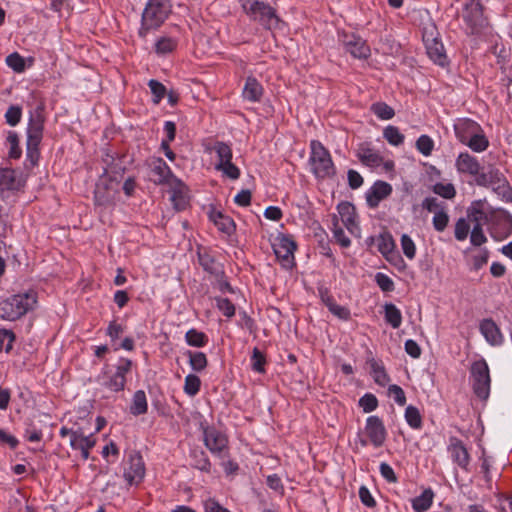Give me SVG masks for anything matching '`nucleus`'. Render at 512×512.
Returning <instances> with one entry per match:
<instances>
[{"instance_id":"f257e3e1","label":"nucleus","mask_w":512,"mask_h":512,"mask_svg":"<svg viewBox=\"0 0 512 512\" xmlns=\"http://www.w3.org/2000/svg\"><path fill=\"white\" fill-rule=\"evenodd\" d=\"M36 302L37 295L34 291L13 295L0 303V317L15 321L32 310Z\"/></svg>"},{"instance_id":"f03ea898","label":"nucleus","mask_w":512,"mask_h":512,"mask_svg":"<svg viewBox=\"0 0 512 512\" xmlns=\"http://www.w3.org/2000/svg\"><path fill=\"white\" fill-rule=\"evenodd\" d=\"M170 13L168 0H149L142 14L139 35L145 37L149 30L158 28Z\"/></svg>"},{"instance_id":"7ed1b4c3","label":"nucleus","mask_w":512,"mask_h":512,"mask_svg":"<svg viewBox=\"0 0 512 512\" xmlns=\"http://www.w3.org/2000/svg\"><path fill=\"white\" fill-rule=\"evenodd\" d=\"M203 430V439L205 446L209 451L219 457L226 458L228 455V438L222 429L221 422H217V426L209 424L206 420L200 423Z\"/></svg>"},{"instance_id":"20e7f679","label":"nucleus","mask_w":512,"mask_h":512,"mask_svg":"<svg viewBox=\"0 0 512 512\" xmlns=\"http://www.w3.org/2000/svg\"><path fill=\"white\" fill-rule=\"evenodd\" d=\"M309 163L312 173L317 178L324 179L335 174V167L330 153L319 141H311V155Z\"/></svg>"},{"instance_id":"39448f33","label":"nucleus","mask_w":512,"mask_h":512,"mask_svg":"<svg viewBox=\"0 0 512 512\" xmlns=\"http://www.w3.org/2000/svg\"><path fill=\"white\" fill-rule=\"evenodd\" d=\"M119 194L118 183H109L106 178H100L96 184L94 199L95 206L101 217L111 213Z\"/></svg>"},{"instance_id":"423d86ee","label":"nucleus","mask_w":512,"mask_h":512,"mask_svg":"<svg viewBox=\"0 0 512 512\" xmlns=\"http://www.w3.org/2000/svg\"><path fill=\"white\" fill-rule=\"evenodd\" d=\"M241 5L251 19L259 21L266 28L272 29L278 26L279 18L270 5L258 0H242Z\"/></svg>"},{"instance_id":"0eeeda50","label":"nucleus","mask_w":512,"mask_h":512,"mask_svg":"<svg viewBox=\"0 0 512 512\" xmlns=\"http://www.w3.org/2000/svg\"><path fill=\"white\" fill-rule=\"evenodd\" d=\"M473 391L476 396L486 400L490 394V373L485 360L474 362L470 369Z\"/></svg>"},{"instance_id":"6e6552de","label":"nucleus","mask_w":512,"mask_h":512,"mask_svg":"<svg viewBox=\"0 0 512 512\" xmlns=\"http://www.w3.org/2000/svg\"><path fill=\"white\" fill-rule=\"evenodd\" d=\"M104 418H95L94 428L90 430L85 425H80L76 432H72L70 446L74 450L92 449L96 444L94 434L99 432L104 426Z\"/></svg>"},{"instance_id":"1a4fd4ad","label":"nucleus","mask_w":512,"mask_h":512,"mask_svg":"<svg viewBox=\"0 0 512 512\" xmlns=\"http://www.w3.org/2000/svg\"><path fill=\"white\" fill-rule=\"evenodd\" d=\"M44 129L43 108L38 106L30 114L29 124L27 128V150L32 157L37 152V147L42 140Z\"/></svg>"},{"instance_id":"9d476101","label":"nucleus","mask_w":512,"mask_h":512,"mask_svg":"<svg viewBox=\"0 0 512 512\" xmlns=\"http://www.w3.org/2000/svg\"><path fill=\"white\" fill-rule=\"evenodd\" d=\"M475 181L477 185L490 187L504 197L511 192L505 176L493 166H489L486 171L482 168L478 177L475 178Z\"/></svg>"},{"instance_id":"9b49d317","label":"nucleus","mask_w":512,"mask_h":512,"mask_svg":"<svg viewBox=\"0 0 512 512\" xmlns=\"http://www.w3.org/2000/svg\"><path fill=\"white\" fill-rule=\"evenodd\" d=\"M132 361L129 359H121L117 365L116 371L110 376L101 378V385L112 392L122 391L126 383V374L131 370Z\"/></svg>"},{"instance_id":"f8f14e48","label":"nucleus","mask_w":512,"mask_h":512,"mask_svg":"<svg viewBox=\"0 0 512 512\" xmlns=\"http://www.w3.org/2000/svg\"><path fill=\"white\" fill-rule=\"evenodd\" d=\"M447 452L452 462L464 471H469L470 454L459 438L452 436L448 439Z\"/></svg>"},{"instance_id":"ddd939ff","label":"nucleus","mask_w":512,"mask_h":512,"mask_svg":"<svg viewBox=\"0 0 512 512\" xmlns=\"http://www.w3.org/2000/svg\"><path fill=\"white\" fill-rule=\"evenodd\" d=\"M145 476V464L139 454L129 456L124 467V478L129 485H138Z\"/></svg>"},{"instance_id":"4468645a","label":"nucleus","mask_w":512,"mask_h":512,"mask_svg":"<svg viewBox=\"0 0 512 512\" xmlns=\"http://www.w3.org/2000/svg\"><path fill=\"white\" fill-rule=\"evenodd\" d=\"M170 200L177 211H182L189 205L188 188L179 179L170 181Z\"/></svg>"},{"instance_id":"2eb2a0df","label":"nucleus","mask_w":512,"mask_h":512,"mask_svg":"<svg viewBox=\"0 0 512 512\" xmlns=\"http://www.w3.org/2000/svg\"><path fill=\"white\" fill-rule=\"evenodd\" d=\"M427 54L434 63L445 66L447 63V56L443 44L433 37V33L428 34L425 32L423 36Z\"/></svg>"},{"instance_id":"dca6fc26","label":"nucleus","mask_w":512,"mask_h":512,"mask_svg":"<svg viewBox=\"0 0 512 512\" xmlns=\"http://www.w3.org/2000/svg\"><path fill=\"white\" fill-rule=\"evenodd\" d=\"M274 252L278 259L282 261L284 267H291L294 259V251L296 250V244L289 237L282 236L278 239V242L274 244Z\"/></svg>"},{"instance_id":"f3484780","label":"nucleus","mask_w":512,"mask_h":512,"mask_svg":"<svg viewBox=\"0 0 512 512\" xmlns=\"http://www.w3.org/2000/svg\"><path fill=\"white\" fill-rule=\"evenodd\" d=\"M364 434L375 447L382 446L386 439V429L380 418H367Z\"/></svg>"},{"instance_id":"a211bd4d","label":"nucleus","mask_w":512,"mask_h":512,"mask_svg":"<svg viewBox=\"0 0 512 512\" xmlns=\"http://www.w3.org/2000/svg\"><path fill=\"white\" fill-rule=\"evenodd\" d=\"M342 42L346 51L355 58L365 59L370 55V48L365 40L356 35H344Z\"/></svg>"},{"instance_id":"6ab92c4d","label":"nucleus","mask_w":512,"mask_h":512,"mask_svg":"<svg viewBox=\"0 0 512 512\" xmlns=\"http://www.w3.org/2000/svg\"><path fill=\"white\" fill-rule=\"evenodd\" d=\"M455 167L459 173L478 177L482 167L476 157L468 152H462L455 161Z\"/></svg>"},{"instance_id":"aec40b11","label":"nucleus","mask_w":512,"mask_h":512,"mask_svg":"<svg viewBox=\"0 0 512 512\" xmlns=\"http://www.w3.org/2000/svg\"><path fill=\"white\" fill-rule=\"evenodd\" d=\"M340 220L353 235H359L360 229L356 221L355 207L349 202H342L337 207Z\"/></svg>"},{"instance_id":"412c9836","label":"nucleus","mask_w":512,"mask_h":512,"mask_svg":"<svg viewBox=\"0 0 512 512\" xmlns=\"http://www.w3.org/2000/svg\"><path fill=\"white\" fill-rule=\"evenodd\" d=\"M392 192V186L384 181H376L366 193V200L371 208H376L379 203Z\"/></svg>"},{"instance_id":"4be33fe9","label":"nucleus","mask_w":512,"mask_h":512,"mask_svg":"<svg viewBox=\"0 0 512 512\" xmlns=\"http://www.w3.org/2000/svg\"><path fill=\"white\" fill-rule=\"evenodd\" d=\"M480 128L481 127L477 122L470 119H459L454 124L456 137L463 144H465L474 133H478V130H480Z\"/></svg>"},{"instance_id":"5701e85b","label":"nucleus","mask_w":512,"mask_h":512,"mask_svg":"<svg viewBox=\"0 0 512 512\" xmlns=\"http://www.w3.org/2000/svg\"><path fill=\"white\" fill-rule=\"evenodd\" d=\"M22 185V178L15 170L0 169V190H18Z\"/></svg>"},{"instance_id":"b1692460","label":"nucleus","mask_w":512,"mask_h":512,"mask_svg":"<svg viewBox=\"0 0 512 512\" xmlns=\"http://www.w3.org/2000/svg\"><path fill=\"white\" fill-rule=\"evenodd\" d=\"M173 178L175 177L171 174L169 166L162 159L159 158L153 162L151 167V179L155 183L167 182L170 184Z\"/></svg>"},{"instance_id":"393cba45","label":"nucleus","mask_w":512,"mask_h":512,"mask_svg":"<svg viewBox=\"0 0 512 512\" xmlns=\"http://www.w3.org/2000/svg\"><path fill=\"white\" fill-rule=\"evenodd\" d=\"M480 331L490 344L498 345L502 342L500 330L492 319H484L480 323Z\"/></svg>"},{"instance_id":"a878e982","label":"nucleus","mask_w":512,"mask_h":512,"mask_svg":"<svg viewBox=\"0 0 512 512\" xmlns=\"http://www.w3.org/2000/svg\"><path fill=\"white\" fill-rule=\"evenodd\" d=\"M367 365H369L370 375L377 385L384 387L389 383L390 378L382 362L377 361L374 358H369L367 360Z\"/></svg>"},{"instance_id":"bb28decb","label":"nucleus","mask_w":512,"mask_h":512,"mask_svg":"<svg viewBox=\"0 0 512 512\" xmlns=\"http://www.w3.org/2000/svg\"><path fill=\"white\" fill-rule=\"evenodd\" d=\"M243 97L251 102H257L260 100L263 94V88L261 84L253 77H248L243 88Z\"/></svg>"},{"instance_id":"cd10ccee","label":"nucleus","mask_w":512,"mask_h":512,"mask_svg":"<svg viewBox=\"0 0 512 512\" xmlns=\"http://www.w3.org/2000/svg\"><path fill=\"white\" fill-rule=\"evenodd\" d=\"M211 220L222 232L230 235L235 230V224L232 218L222 214L220 211H212L210 214Z\"/></svg>"},{"instance_id":"c85d7f7f","label":"nucleus","mask_w":512,"mask_h":512,"mask_svg":"<svg viewBox=\"0 0 512 512\" xmlns=\"http://www.w3.org/2000/svg\"><path fill=\"white\" fill-rule=\"evenodd\" d=\"M434 493L431 489L424 490L412 500V508L415 512L427 511L433 503Z\"/></svg>"},{"instance_id":"c756f323","label":"nucleus","mask_w":512,"mask_h":512,"mask_svg":"<svg viewBox=\"0 0 512 512\" xmlns=\"http://www.w3.org/2000/svg\"><path fill=\"white\" fill-rule=\"evenodd\" d=\"M468 217L475 222L474 225L482 226L487 222V213L485 211V203L483 201L474 202L468 210Z\"/></svg>"},{"instance_id":"7c9ffc66","label":"nucleus","mask_w":512,"mask_h":512,"mask_svg":"<svg viewBox=\"0 0 512 512\" xmlns=\"http://www.w3.org/2000/svg\"><path fill=\"white\" fill-rule=\"evenodd\" d=\"M358 157L363 164L371 167H377L382 162V158L378 153L364 145L360 146Z\"/></svg>"},{"instance_id":"2f4dec72","label":"nucleus","mask_w":512,"mask_h":512,"mask_svg":"<svg viewBox=\"0 0 512 512\" xmlns=\"http://www.w3.org/2000/svg\"><path fill=\"white\" fill-rule=\"evenodd\" d=\"M198 259L200 265L203 267L205 271L212 275H219L221 270V265L216 262L213 256H211L207 252H198Z\"/></svg>"},{"instance_id":"473e14b6","label":"nucleus","mask_w":512,"mask_h":512,"mask_svg":"<svg viewBox=\"0 0 512 512\" xmlns=\"http://www.w3.org/2000/svg\"><path fill=\"white\" fill-rule=\"evenodd\" d=\"M185 354L189 358V364L192 370L201 372L207 367V357L203 352L187 351Z\"/></svg>"},{"instance_id":"72a5a7b5","label":"nucleus","mask_w":512,"mask_h":512,"mask_svg":"<svg viewBox=\"0 0 512 512\" xmlns=\"http://www.w3.org/2000/svg\"><path fill=\"white\" fill-rule=\"evenodd\" d=\"M125 168L122 166L121 162H115L111 166L107 167L104 171V174L101 178H106L109 183L116 182L118 186L120 185L121 180L123 179Z\"/></svg>"},{"instance_id":"f704fd0d","label":"nucleus","mask_w":512,"mask_h":512,"mask_svg":"<svg viewBox=\"0 0 512 512\" xmlns=\"http://www.w3.org/2000/svg\"><path fill=\"white\" fill-rule=\"evenodd\" d=\"M474 152H483L487 149L489 142L482 132V129L478 130V133H474L470 139L465 143Z\"/></svg>"},{"instance_id":"c9c22d12","label":"nucleus","mask_w":512,"mask_h":512,"mask_svg":"<svg viewBox=\"0 0 512 512\" xmlns=\"http://www.w3.org/2000/svg\"><path fill=\"white\" fill-rule=\"evenodd\" d=\"M212 151L216 153L218 159L215 165H222L233 158L231 147L224 142H216L212 147Z\"/></svg>"},{"instance_id":"e433bc0d","label":"nucleus","mask_w":512,"mask_h":512,"mask_svg":"<svg viewBox=\"0 0 512 512\" xmlns=\"http://www.w3.org/2000/svg\"><path fill=\"white\" fill-rule=\"evenodd\" d=\"M377 249L385 257L394 251L395 243L389 233H382L376 238Z\"/></svg>"},{"instance_id":"4c0bfd02","label":"nucleus","mask_w":512,"mask_h":512,"mask_svg":"<svg viewBox=\"0 0 512 512\" xmlns=\"http://www.w3.org/2000/svg\"><path fill=\"white\" fill-rule=\"evenodd\" d=\"M130 410L131 413L134 415L146 413L147 399L146 394L143 390H138L134 393Z\"/></svg>"},{"instance_id":"58836bf2","label":"nucleus","mask_w":512,"mask_h":512,"mask_svg":"<svg viewBox=\"0 0 512 512\" xmlns=\"http://www.w3.org/2000/svg\"><path fill=\"white\" fill-rule=\"evenodd\" d=\"M385 320L393 328H398L402 323L400 310L392 303L385 305Z\"/></svg>"},{"instance_id":"ea45409f","label":"nucleus","mask_w":512,"mask_h":512,"mask_svg":"<svg viewBox=\"0 0 512 512\" xmlns=\"http://www.w3.org/2000/svg\"><path fill=\"white\" fill-rule=\"evenodd\" d=\"M185 340L188 345L198 348L205 346L208 342L207 336L196 329L188 330L185 335Z\"/></svg>"},{"instance_id":"a19ab883","label":"nucleus","mask_w":512,"mask_h":512,"mask_svg":"<svg viewBox=\"0 0 512 512\" xmlns=\"http://www.w3.org/2000/svg\"><path fill=\"white\" fill-rule=\"evenodd\" d=\"M215 169L230 180H237L240 177V169L229 160L222 165H215Z\"/></svg>"},{"instance_id":"79ce46f5","label":"nucleus","mask_w":512,"mask_h":512,"mask_svg":"<svg viewBox=\"0 0 512 512\" xmlns=\"http://www.w3.org/2000/svg\"><path fill=\"white\" fill-rule=\"evenodd\" d=\"M371 111L382 120H389L395 115L393 108L384 102H377L372 104Z\"/></svg>"},{"instance_id":"37998d69","label":"nucleus","mask_w":512,"mask_h":512,"mask_svg":"<svg viewBox=\"0 0 512 512\" xmlns=\"http://www.w3.org/2000/svg\"><path fill=\"white\" fill-rule=\"evenodd\" d=\"M383 136L391 145L394 146H398L404 141V135L397 127L392 125H389L384 129Z\"/></svg>"},{"instance_id":"c03bdc74","label":"nucleus","mask_w":512,"mask_h":512,"mask_svg":"<svg viewBox=\"0 0 512 512\" xmlns=\"http://www.w3.org/2000/svg\"><path fill=\"white\" fill-rule=\"evenodd\" d=\"M201 385L200 378L195 374H188L185 377L184 391L190 396H194L199 392Z\"/></svg>"},{"instance_id":"a18cd8bd","label":"nucleus","mask_w":512,"mask_h":512,"mask_svg":"<svg viewBox=\"0 0 512 512\" xmlns=\"http://www.w3.org/2000/svg\"><path fill=\"white\" fill-rule=\"evenodd\" d=\"M329 311L340 319L347 320L350 316V312L347 308L336 304L330 297L323 298Z\"/></svg>"},{"instance_id":"49530a36","label":"nucleus","mask_w":512,"mask_h":512,"mask_svg":"<svg viewBox=\"0 0 512 512\" xmlns=\"http://www.w3.org/2000/svg\"><path fill=\"white\" fill-rule=\"evenodd\" d=\"M358 404L364 413H370L377 408L378 400L374 394L366 393L359 399Z\"/></svg>"},{"instance_id":"de8ad7c7","label":"nucleus","mask_w":512,"mask_h":512,"mask_svg":"<svg viewBox=\"0 0 512 512\" xmlns=\"http://www.w3.org/2000/svg\"><path fill=\"white\" fill-rule=\"evenodd\" d=\"M416 148L424 156H429L434 148V142L428 135H421L416 141Z\"/></svg>"},{"instance_id":"09e8293b","label":"nucleus","mask_w":512,"mask_h":512,"mask_svg":"<svg viewBox=\"0 0 512 512\" xmlns=\"http://www.w3.org/2000/svg\"><path fill=\"white\" fill-rule=\"evenodd\" d=\"M217 308L223 313L224 316L231 318L235 314V306L227 298H215Z\"/></svg>"},{"instance_id":"8fccbe9b","label":"nucleus","mask_w":512,"mask_h":512,"mask_svg":"<svg viewBox=\"0 0 512 512\" xmlns=\"http://www.w3.org/2000/svg\"><path fill=\"white\" fill-rule=\"evenodd\" d=\"M148 85H149V88L151 89V92L154 96L153 102L155 104H158L166 94L165 86L162 83H160L159 81L154 80V79L150 80Z\"/></svg>"},{"instance_id":"3c124183","label":"nucleus","mask_w":512,"mask_h":512,"mask_svg":"<svg viewBox=\"0 0 512 512\" xmlns=\"http://www.w3.org/2000/svg\"><path fill=\"white\" fill-rule=\"evenodd\" d=\"M469 231L470 225L468 221L464 218L458 219L455 224V238L458 241H464L468 237Z\"/></svg>"},{"instance_id":"603ef678","label":"nucleus","mask_w":512,"mask_h":512,"mask_svg":"<svg viewBox=\"0 0 512 512\" xmlns=\"http://www.w3.org/2000/svg\"><path fill=\"white\" fill-rule=\"evenodd\" d=\"M401 248L404 255L408 259H413L416 254V247L413 240L407 235L403 234L401 237Z\"/></svg>"},{"instance_id":"864d4df0","label":"nucleus","mask_w":512,"mask_h":512,"mask_svg":"<svg viewBox=\"0 0 512 512\" xmlns=\"http://www.w3.org/2000/svg\"><path fill=\"white\" fill-rule=\"evenodd\" d=\"M333 236L335 240L342 246V247H348L350 246V239L345 235L343 229L338 224V219H334L333 222Z\"/></svg>"},{"instance_id":"5fc2aeb1","label":"nucleus","mask_w":512,"mask_h":512,"mask_svg":"<svg viewBox=\"0 0 512 512\" xmlns=\"http://www.w3.org/2000/svg\"><path fill=\"white\" fill-rule=\"evenodd\" d=\"M7 65L15 72H22L25 69V61L18 53H12L6 58Z\"/></svg>"},{"instance_id":"6e6d98bb","label":"nucleus","mask_w":512,"mask_h":512,"mask_svg":"<svg viewBox=\"0 0 512 512\" xmlns=\"http://www.w3.org/2000/svg\"><path fill=\"white\" fill-rule=\"evenodd\" d=\"M175 47H176V42L173 39L168 38V37H163V38L159 39L155 44L156 52L159 54L169 53V52L173 51V49Z\"/></svg>"},{"instance_id":"4d7b16f0","label":"nucleus","mask_w":512,"mask_h":512,"mask_svg":"<svg viewBox=\"0 0 512 512\" xmlns=\"http://www.w3.org/2000/svg\"><path fill=\"white\" fill-rule=\"evenodd\" d=\"M487 241V237L485 236L482 226L474 225L471 230L470 242L474 246H481Z\"/></svg>"},{"instance_id":"13d9d810","label":"nucleus","mask_w":512,"mask_h":512,"mask_svg":"<svg viewBox=\"0 0 512 512\" xmlns=\"http://www.w3.org/2000/svg\"><path fill=\"white\" fill-rule=\"evenodd\" d=\"M7 142L10 146L9 157L17 159L21 156V149L19 147L18 136L15 133H10L7 137Z\"/></svg>"},{"instance_id":"bf43d9fd","label":"nucleus","mask_w":512,"mask_h":512,"mask_svg":"<svg viewBox=\"0 0 512 512\" xmlns=\"http://www.w3.org/2000/svg\"><path fill=\"white\" fill-rule=\"evenodd\" d=\"M265 357L258 348H254L251 357V365L254 371L262 373L264 372Z\"/></svg>"},{"instance_id":"052dcab7","label":"nucleus","mask_w":512,"mask_h":512,"mask_svg":"<svg viewBox=\"0 0 512 512\" xmlns=\"http://www.w3.org/2000/svg\"><path fill=\"white\" fill-rule=\"evenodd\" d=\"M434 192L446 199H451L455 196L456 191L452 184L438 183L434 186Z\"/></svg>"},{"instance_id":"680f3d73","label":"nucleus","mask_w":512,"mask_h":512,"mask_svg":"<svg viewBox=\"0 0 512 512\" xmlns=\"http://www.w3.org/2000/svg\"><path fill=\"white\" fill-rule=\"evenodd\" d=\"M388 395L400 406H403L406 403L405 393L398 385H390L388 388Z\"/></svg>"},{"instance_id":"e2e57ef3","label":"nucleus","mask_w":512,"mask_h":512,"mask_svg":"<svg viewBox=\"0 0 512 512\" xmlns=\"http://www.w3.org/2000/svg\"><path fill=\"white\" fill-rule=\"evenodd\" d=\"M21 109L18 106H10L6 111L5 118L9 125L15 126L20 122Z\"/></svg>"},{"instance_id":"0e129e2a","label":"nucleus","mask_w":512,"mask_h":512,"mask_svg":"<svg viewBox=\"0 0 512 512\" xmlns=\"http://www.w3.org/2000/svg\"><path fill=\"white\" fill-rule=\"evenodd\" d=\"M449 217L444 211H438L433 217V226L437 231H443L448 224Z\"/></svg>"},{"instance_id":"69168bd1","label":"nucleus","mask_w":512,"mask_h":512,"mask_svg":"<svg viewBox=\"0 0 512 512\" xmlns=\"http://www.w3.org/2000/svg\"><path fill=\"white\" fill-rule=\"evenodd\" d=\"M375 279H376V282L378 284V286L385 292H389V291H392L393 288H394V283L393 281L390 279V277H388L387 275L383 274V273H377L376 276H375Z\"/></svg>"},{"instance_id":"338daca9","label":"nucleus","mask_w":512,"mask_h":512,"mask_svg":"<svg viewBox=\"0 0 512 512\" xmlns=\"http://www.w3.org/2000/svg\"><path fill=\"white\" fill-rule=\"evenodd\" d=\"M489 258V252L486 249L480 250L476 255L473 256V267L475 270L481 269Z\"/></svg>"},{"instance_id":"774afa93","label":"nucleus","mask_w":512,"mask_h":512,"mask_svg":"<svg viewBox=\"0 0 512 512\" xmlns=\"http://www.w3.org/2000/svg\"><path fill=\"white\" fill-rule=\"evenodd\" d=\"M204 509L206 512H230L228 509L221 506L216 500L210 498L204 502Z\"/></svg>"}]
</instances>
